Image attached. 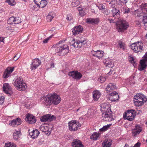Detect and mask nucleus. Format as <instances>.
<instances>
[{
    "mask_svg": "<svg viewBox=\"0 0 147 147\" xmlns=\"http://www.w3.org/2000/svg\"><path fill=\"white\" fill-rule=\"evenodd\" d=\"M21 123V120L19 118L14 119L11 121L9 125L12 126H17Z\"/></svg>",
    "mask_w": 147,
    "mask_h": 147,
    "instance_id": "obj_20",
    "label": "nucleus"
},
{
    "mask_svg": "<svg viewBox=\"0 0 147 147\" xmlns=\"http://www.w3.org/2000/svg\"><path fill=\"white\" fill-rule=\"evenodd\" d=\"M73 18V17L70 14H68L67 17L66 18V19L68 20H71Z\"/></svg>",
    "mask_w": 147,
    "mask_h": 147,
    "instance_id": "obj_49",
    "label": "nucleus"
},
{
    "mask_svg": "<svg viewBox=\"0 0 147 147\" xmlns=\"http://www.w3.org/2000/svg\"><path fill=\"white\" fill-rule=\"evenodd\" d=\"M51 98L52 100L51 103H53L55 105H57L60 102L61 98L59 95L54 94L51 95Z\"/></svg>",
    "mask_w": 147,
    "mask_h": 147,
    "instance_id": "obj_12",
    "label": "nucleus"
},
{
    "mask_svg": "<svg viewBox=\"0 0 147 147\" xmlns=\"http://www.w3.org/2000/svg\"><path fill=\"white\" fill-rule=\"evenodd\" d=\"M51 38V36H49V38H47L45 39H44L43 41V42L44 43H46L48 42V41L50 40V39Z\"/></svg>",
    "mask_w": 147,
    "mask_h": 147,
    "instance_id": "obj_51",
    "label": "nucleus"
},
{
    "mask_svg": "<svg viewBox=\"0 0 147 147\" xmlns=\"http://www.w3.org/2000/svg\"><path fill=\"white\" fill-rule=\"evenodd\" d=\"M79 14L80 16L82 17L85 15V12L83 10L79 12Z\"/></svg>",
    "mask_w": 147,
    "mask_h": 147,
    "instance_id": "obj_52",
    "label": "nucleus"
},
{
    "mask_svg": "<svg viewBox=\"0 0 147 147\" xmlns=\"http://www.w3.org/2000/svg\"><path fill=\"white\" fill-rule=\"evenodd\" d=\"M99 79H100L101 82H103L106 80L105 78L103 77H100Z\"/></svg>",
    "mask_w": 147,
    "mask_h": 147,
    "instance_id": "obj_55",
    "label": "nucleus"
},
{
    "mask_svg": "<svg viewBox=\"0 0 147 147\" xmlns=\"http://www.w3.org/2000/svg\"><path fill=\"white\" fill-rule=\"evenodd\" d=\"M143 46L142 43L138 42L132 44L130 46V48L135 53H138L142 51Z\"/></svg>",
    "mask_w": 147,
    "mask_h": 147,
    "instance_id": "obj_7",
    "label": "nucleus"
},
{
    "mask_svg": "<svg viewBox=\"0 0 147 147\" xmlns=\"http://www.w3.org/2000/svg\"><path fill=\"white\" fill-rule=\"evenodd\" d=\"M105 65L106 66L111 68L113 67L114 65V63L112 61L111 59L109 61L108 59H106L105 62Z\"/></svg>",
    "mask_w": 147,
    "mask_h": 147,
    "instance_id": "obj_31",
    "label": "nucleus"
},
{
    "mask_svg": "<svg viewBox=\"0 0 147 147\" xmlns=\"http://www.w3.org/2000/svg\"><path fill=\"white\" fill-rule=\"evenodd\" d=\"M51 95H48L43 98L42 102L46 105H50L51 104L52 100L51 98Z\"/></svg>",
    "mask_w": 147,
    "mask_h": 147,
    "instance_id": "obj_24",
    "label": "nucleus"
},
{
    "mask_svg": "<svg viewBox=\"0 0 147 147\" xmlns=\"http://www.w3.org/2000/svg\"><path fill=\"white\" fill-rule=\"evenodd\" d=\"M5 2L11 5H14L16 4L14 0H5Z\"/></svg>",
    "mask_w": 147,
    "mask_h": 147,
    "instance_id": "obj_41",
    "label": "nucleus"
},
{
    "mask_svg": "<svg viewBox=\"0 0 147 147\" xmlns=\"http://www.w3.org/2000/svg\"><path fill=\"white\" fill-rule=\"evenodd\" d=\"M21 22L20 18L18 17L14 18V24H18Z\"/></svg>",
    "mask_w": 147,
    "mask_h": 147,
    "instance_id": "obj_42",
    "label": "nucleus"
},
{
    "mask_svg": "<svg viewBox=\"0 0 147 147\" xmlns=\"http://www.w3.org/2000/svg\"><path fill=\"white\" fill-rule=\"evenodd\" d=\"M142 22L144 25L145 26V24L147 23V16H143Z\"/></svg>",
    "mask_w": 147,
    "mask_h": 147,
    "instance_id": "obj_44",
    "label": "nucleus"
},
{
    "mask_svg": "<svg viewBox=\"0 0 147 147\" xmlns=\"http://www.w3.org/2000/svg\"><path fill=\"white\" fill-rule=\"evenodd\" d=\"M55 119V117L54 115L51 116L49 114L46 115L41 117L40 120L41 121L45 122L47 121H51Z\"/></svg>",
    "mask_w": 147,
    "mask_h": 147,
    "instance_id": "obj_11",
    "label": "nucleus"
},
{
    "mask_svg": "<svg viewBox=\"0 0 147 147\" xmlns=\"http://www.w3.org/2000/svg\"><path fill=\"white\" fill-rule=\"evenodd\" d=\"M83 28L81 25L76 26L72 29L73 35H76L82 32Z\"/></svg>",
    "mask_w": 147,
    "mask_h": 147,
    "instance_id": "obj_17",
    "label": "nucleus"
},
{
    "mask_svg": "<svg viewBox=\"0 0 147 147\" xmlns=\"http://www.w3.org/2000/svg\"><path fill=\"white\" fill-rule=\"evenodd\" d=\"M14 67H9L6 69V70L9 72L10 74L13 72L14 70Z\"/></svg>",
    "mask_w": 147,
    "mask_h": 147,
    "instance_id": "obj_46",
    "label": "nucleus"
},
{
    "mask_svg": "<svg viewBox=\"0 0 147 147\" xmlns=\"http://www.w3.org/2000/svg\"><path fill=\"white\" fill-rule=\"evenodd\" d=\"M68 46L66 45H63L62 46H59L55 49V52L59 53V55L63 56L69 52Z\"/></svg>",
    "mask_w": 147,
    "mask_h": 147,
    "instance_id": "obj_5",
    "label": "nucleus"
},
{
    "mask_svg": "<svg viewBox=\"0 0 147 147\" xmlns=\"http://www.w3.org/2000/svg\"><path fill=\"white\" fill-rule=\"evenodd\" d=\"M40 134L38 131L36 129L33 130L32 131L29 132V135L31 136L32 138H37Z\"/></svg>",
    "mask_w": 147,
    "mask_h": 147,
    "instance_id": "obj_25",
    "label": "nucleus"
},
{
    "mask_svg": "<svg viewBox=\"0 0 147 147\" xmlns=\"http://www.w3.org/2000/svg\"><path fill=\"white\" fill-rule=\"evenodd\" d=\"M16 146V145L14 143L11 142L7 143L5 144V145L4 147H15Z\"/></svg>",
    "mask_w": 147,
    "mask_h": 147,
    "instance_id": "obj_38",
    "label": "nucleus"
},
{
    "mask_svg": "<svg viewBox=\"0 0 147 147\" xmlns=\"http://www.w3.org/2000/svg\"><path fill=\"white\" fill-rule=\"evenodd\" d=\"M110 94V96L109 99L112 101H115L118 100L119 96L116 91L113 92Z\"/></svg>",
    "mask_w": 147,
    "mask_h": 147,
    "instance_id": "obj_19",
    "label": "nucleus"
},
{
    "mask_svg": "<svg viewBox=\"0 0 147 147\" xmlns=\"http://www.w3.org/2000/svg\"><path fill=\"white\" fill-rule=\"evenodd\" d=\"M134 58L133 57H130L129 59V61L131 63H133L134 62Z\"/></svg>",
    "mask_w": 147,
    "mask_h": 147,
    "instance_id": "obj_60",
    "label": "nucleus"
},
{
    "mask_svg": "<svg viewBox=\"0 0 147 147\" xmlns=\"http://www.w3.org/2000/svg\"><path fill=\"white\" fill-rule=\"evenodd\" d=\"M147 101L146 97L141 93L137 94L134 97V103L136 106L142 105L144 102H146Z\"/></svg>",
    "mask_w": 147,
    "mask_h": 147,
    "instance_id": "obj_3",
    "label": "nucleus"
},
{
    "mask_svg": "<svg viewBox=\"0 0 147 147\" xmlns=\"http://www.w3.org/2000/svg\"><path fill=\"white\" fill-rule=\"evenodd\" d=\"M108 20L109 22L110 23H115V22L114 21V20L112 19H108Z\"/></svg>",
    "mask_w": 147,
    "mask_h": 147,
    "instance_id": "obj_61",
    "label": "nucleus"
},
{
    "mask_svg": "<svg viewBox=\"0 0 147 147\" xmlns=\"http://www.w3.org/2000/svg\"><path fill=\"white\" fill-rule=\"evenodd\" d=\"M54 17L53 14L52 13H50L47 17V21L51 22Z\"/></svg>",
    "mask_w": 147,
    "mask_h": 147,
    "instance_id": "obj_35",
    "label": "nucleus"
},
{
    "mask_svg": "<svg viewBox=\"0 0 147 147\" xmlns=\"http://www.w3.org/2000/svg\"><path fill=\"white\" fill-rule=\"evenodd\" d=\"M47 2L45 0H42L38 6L39 7L43 8L47 5Z\"/></svg>",
    "mask_w": 147,
    "mask_h": 147,
    "instance_id": "obj_33",
    "label": "nucleus"
},
{
    "mask_svg": "<svg viewBox=\"0 0 147 147\" xmlns=\"http://www.w3.org/2000/svg\"><path fill=\"white\" fill-rule=\"evenodd\" d=\"M142 130V128L140 125H136L132 130V135L134 137L136 136L139 134Z\"/></svg>",
    "mask_w": 147,
    "mask_h": 147,
    "instance_id": "obj_14",
    "label": "nucleus"
},
{
    "mask_svg": "<svg viewBox=\"0 0 147 147\" xmlns=\"http://www.w3.org/2000/svg\"><path fill=\"white\" fill-rule=\"evenodd\" d=\"M10 75L11 74L6 69L4 72L3 77L4 78H8Z\"/></svg>",
    "mask_w": 147,
    "mask_h": 147,
    "instance_id": "obj_40",
    "label": "nucleus"
},
{
    "mask_svg": "<svg viewBox=\"0 0 147 147\" xmlns=\"http://www.w3.org/2000/svg\"><path fill=\"white\" fill-rule=\"evenodd\" d=\"M120 2L126 4L128 0H118Z\"/></svg>",
    "mask_w": 147,
    "mask_h": 147,
    "instance_id": "obj_57",
    "label": "nucleus"
},
{
    "mask_svg": "<svg viewBox=\"0 0 147 147\" xmlns=\"http://www.w3.org/2000/svg\"><path fill=\"white\" fill-rule=\"evenodd\" d=\"M51 68H53L54 67V63H52L51 64Z\"/></svg>",
    "mask_w": 147,
    "mask_h": 147,
    "instance_id": "obj_64",
    "label": "nucleus"
},
{
    "mask_svg": "<svg viewBox=\"0 0 147 147\" xmlns=\"http://www.w3.org/2000/svg\"><path fill=\"white\" fill-rule=\"evenodd\" d=\"M78 10L79 11V12L82 10H83L82 8L80 7L78 8Z\"/></svg>",
    "mask_w": 147,
    "mask_h": 147,
    "instance_id": "obj_63",
    "label": "nucleus"
},
{
    "mask_svg": "<svg viewBox=\"0 0 147 147\" xmlns=\"http://www.w3.org/2000/svg\"><path fill=\"white\" fill-rule=\"evenodd\" d=\"M80 4V2L78 1H76L74 2L71 3V5L73 7L78 6Z\"/></svg>",
    "mask_w": 147,
    "mask_h": 147,
    "instance_id": "obj_43",
    "label": "nucleus"
},
{
    "mask_svg": "<svg viewBox=\"0 0 147 147\" xmlns=\"http://www.w3.org/2000/svg\"><path fill=\"white\" fill-rule=\"evenodd\" d=\"M4 38L3 37H0V42H4Z\"/></svg>",
    "mask_w": 147,
    "mask_h": 147,
    "instance_id": "obj_62",
    "label": "nucleus"
},
{
    "mask_svg": "<svg viewBox=\"0 0 147 147\" xmlns=\"http://www.w3.org/2000/svg\"><path fill=\"white\" fill-rule=\"evenodd\" d=\"M101 111L102 113V118L104 121H111L114 119L113 116L110 104L102 103L101 106Z\"/></svg>",
    "mask_w": 147,
    "mask_h": 147,
    "instance_id": "obj_1",
    "label": "nucleus"
},
{
    "mask_svg": "<svg viewBox=\"0 0 147 147\" xmlns=\"http://www.w3.org/2000/svg\"><path fill=\"white\" fill-rule=\"evenodd\" d=\"M112 143L111 142L107 141L105 142L102 144L104 147H110L111 146Z\"/></svg>",
    "mask_w": 147,
    "mask_h": 147,
    "instance_id": "obj_39",
    "label": "nucleus"
},
{
    "mask_svg": "<svg viewBox=\"0 0 147 147\" xmlns=\"http://www.w3.org/2000/svg\"><path fill=\"white\" fill-rule=\"evenodd\" d=\"M72 145L73 147H84L82 142L78 139L73 140L72 143Z\"/></svg>",
    "mask_w": 147,
    "mask_h": 147,
    "instance_id": "obj_21",
    "label": "nucleus"
},
{
    "mask_svg": "<svg viewBox=\"0 0 147 147\" xmlns=\"http://www.w3.org/2000/svg\"><path fill=\"white\" fill-rule=\"evenodd\" d=\"M146 62L144 61V60H141L140 62V65L138 67L139 70L140 71L144 70L146 66Z\"/></svg>",
    "mask_w": 147,
    "mask_h": 147,
    "instance_id": "obj_29",
    "label": "nucleus"
},
{
    "mask_svg": "<svg viewBox=\"0 0 147 147\" xmlns=\"http://www.w3.org/2000/svg\"><path fill=\"white\" fill-rule=\"evenodd\" d=\"M92 93L93 97L94 100L96 101L98 100L101 95V93L98 90H96L94 91Z\"/></svg>",
    "mask_w": 147,
    "mask_h": 147,
    "instance_id": "obj_26",
    "label": "nucleus"
},
{
    "mask_svg": "<svg viewBox=\"0 0 147 147\" xmlns=\"http://www.w3.org/2000/svg\"><path fill=\"white\" fill-rule=\"evenodd\" d=\"M86 43V40L81 39L80 40H76L74 42L73 44L71 45L73 46L76 48H80L81 47L82 45H84Z\"/></svg>",
    "mask_w": 147,
    "mask_h": 147,
    "instance_id": "obj_10",
    "label": "nucleus"
},
{
    "mask_svg": "<svg viewBox=\"0 0 147 147\" xmlns=\"http://www.w3.org/2000/svg\"><path fill=\"white\" fill-rule=\"evenodd\" d=\"M140 142H137L133 147H139L140 146Z\"/></svg>",
    "mask_w": 147,
    "mask_h": 147,
    "instance_id": "obj_59",
    "label": "nucleus"
},
{
    "mask_svg": "<svg viewBox=\"0 0 147 147\" xmlns=\"http://www.w3.org/2000/svg\"><path fill=\"white\" fill-rule=\"evenodd\" d=\"M21 132L20 131H18L17 130H14L13 133V138L16 140H18L19 138L20 135H21Z\"/></svg>",
    "mask_w": 147,
    "mask_h": 147,
    "instance_id": "obj_28",
    "label": "nucleus"
},
{
    "mask_svg": "<svg viewBox=\"0 0 147 147\" xmlns=\"http://www.w3.org/2000/svg\"><path fill=\"white\" fill-rule=\"evenodd\" d=\"M119 45L120 47L123 49H125V46L124 44L121 42H119Z\"/></svg>",
    "mask_w": 147,
    "mask_h": 147,
    "instance_id": "obj_45",
    "label": "nucleus"
},
{
    "mask_svg": "<svg viewBox=\"0 0 147 147\" xmlns=\"http://www.w3.org/2000/svg\"><path fill=\"white\" fill-rule=\"evenodd\" d=\"M130 9L129 8L126 9L124 12V13H128L129 12Z\"/></svg>",
    "mask_w": 147,
    "mask_h": 147,
    "instance_id": "obj_58",
    "label": "nucleus"
},
{
    "mask_svg": "<svg viewBox=\"0 0 147 147\" xmlns=\"http://www.w3.org/2000/svg\"><path fill=\"white\" fill-rule=\"evenodd\" d=\"M136 111L133 109L128 110L123 114V117L129 121H131L134 119L136 116Z\"/></svg>",
    "mask_w": 147,
    "mask_h": 147,
    "instance_id": "obj_6",
    "label": "nucleus"
},
{
    "mask_svg": "<svg viewBox=\"0 0 147 147\" xmlns=\"http://www.w3.org/2000/svg\"><path fill=\"white\" fill-rule=\"evenodd\" d=\"M91 53L93 56L96 57L100 59L103 56L104 52L100 50H98L96 51L93 50L91 51Z\"/></svg>",
    "mask_w": 147,
    "mask_h": 147,
    "instance_id": "obj_15",
    "label": "nucleus"
},
{
    "mask_svg": "<svg viewBox=\"0 0 147 147\" xmlns=\"http://www.w3.org/2000/svg\"><path fill=\"white\" fill-rule=\"evenodd\" d=\"M69 129L71 131H75L78 130L81 126L79 122L75 120H72L68 123Z\"/></svg>",
    "mask_w": 147,
    "mask_h": 147,
    "instance_id": "obj_8",
    "label": "nucleus"
},
{
    "mask_svg": "<svg viewBox=\"0 0 147 147\" xmlns=\"http://www.w3.org/2000/svg\"><path fill=\"white\" fill-rule=\"evenodd\" d=\"M14 18L13 17H10L8 20L7 22L8 24H14Z\"/></svg>",
    "mask_w": 147,
    "mask_h": 147,
    "instance_id": "obj_37",
    "label": "nucleus"
},
{
    "mask_svg": "<svg viewBox=\"0 0 147 147\" xmlns=\"http://www.w3.org/2000/svg\"><path fill=\"white\" fill-rule=\"evenodd\" d=\"M142 60H144V61L147 62V52L144 55L143 59H142Z\"/></svg>",
    "mask_w": 147,
    "mask_h": 147,
    "instance_id": "obj_53",
    "label": "nucleus"
},
{
    "mask_svg": "<svg viewBox=\"0 0 147 147\" xmlns=\"http://www.w3.org/2000/svg\"><path fill=\"white\" fill-rule=\"evenodd\" d=\"M20 54H17L13 57V60L15 61L17 60L20 57Z\"/></svg>",
    "mask_w": 147,
    "mask_h": 147,
    "instance_id": "obj_48",
    "label": "nucleus"
},
{
    "mask_svg": "<svg viewBox=\"0 0 147 147\" xmlns=\"http://www.w3.org/2000/svg\"><path fill=\"white\" fill-rule=\"evenodd\" d=\"M100 133H97L96 132H94L92 135L90 136V139L94 140H96L98 138H100Z\"/></svg>",
    "mask_w": 147,
    "mask_h": 147,
    "instance_id": "obj_30",
    "label": "nucleus"
},
{
    "mask_svg": "<svg viewBox=\"0 0 147 147\" xmlns=\"http://www.w3.org/2000/svg\"><path fill=\"white\" fill-rule=\"evenodd\" d=\"M4 97L2 96L0 97V105L2 104L4 101Z\"/></svg>",
    "mask_w": 147,
    "mask_h": 147,
    "instance_id": "obj_50",
    "label": "nucleus"
},
{
    "mask_svg": "<svg viewBox=\"0 0 147 147\" xmlns=\"http://www.w3.org/2000/svg\"><path fill=\"white\" fill-rule=\"evenodd\" d=\"M42 0H34L35 3L37 5V6L39 5V3L42 1Z\"/></svg>",
    "mask_w": 147,
    "mask_h": 147,
    "instance_id": "obj_54",
    "label": "nucleus"
},
{
    "mask_svg": "<svg viewBox=\"0 0 147 147\" xmlns=\"http://www.w3.org/2000/svg\"><path fill=\"white\" fill-rule=\"evenodd\" d=\"M116 89V85L114 83H109L105 88V90L108 93H110L113 90Z\"/></svg>",
    "mask_w": 147,
    "mask_h": 147,
    "instance_id": "obj_16",
    "label": "nucleus"
},
{
    "mask_svg": "<svg viewBox=\"0 0 147 147\" xmlns=\"http://www.w3.org/2000/svg\"><path fill=\"white\" fill-rule=\"evenodd\" d=\"M69 76L72 77L74 79L79 80L82 78L81 74L78 71H72L68 73Z\"/></svg>",
    "mask_w": 147,
    "mask_h": 147,
    "instance_id": "obj_9",
    "label": "nucleus"
},
{
    "mask_svg": "<svg viewBox=\"0 0 147 147\" xmlns=\"http://www.w3.org/2000/svg\"><path fill=\"white\" fill-rule=\"evenodd\" d=\"M40 130L42 132H46L48 130V127L44 125H41L40 127Z\"/></svg>",
    "mask_w": 147,
    "mask_h": 147,
    "instance_id": "obj_36",
    "label": "nucleus"
},
{
    "mask_svg": "<svg viewBox=\"0 0 147 147\" xmlns=\"http://www.w3.org/2000/svg\"><path fill=\"white\" fill-rule=\"evenodd\" d=\"M141 7L143 13L147 14V3L142 4V5Z\"/></svg>",
    "mask_w": 147,
    "mask_h": 147,
    "instance_id": "obj_32",
    "label": "nucleus"
},
{
    "mask_svg": "<svg viewBox=\"0 0 147 147\" xmlns=\"http://www.w3.org/2000/svg\"><path fill=\"white\" fill-rule=\"evenodd\" d=\"M112 12L113 14V16L117 18H119L120 16L119 11L116 8H113L112 10Z\"/></svg>",
    "mask_w": 147,
    "mask_h": 147,
    "instance_id": "obj_27",
    "label": "nucleus"
},
{
    "mask_svg": "<svg viewBox=\"0 0 147 147\" xmlns=\"http://www.w3.org/2000/svg\"><path fill=\"white\" fill-rule=\"evenodd\" d=\"M3 91L7 94H10V92L11 90L10 86L8 83H5L3 87Z\"/></svg>",
    "mask_w": 147,
    "mask_h": 147,
    "instance_id": "obj_22",
    "label": "nucleus"
},
{
    "mask_svg": "<svg viewBox=\"0 0 147 147\" xmlns=\"http://www.w3.org/2000/svg\"><path fill=\"white\" fill-rule=\"evenodd\" d=\"M102 11H103V13L105 15H107L109 14V12L107 9H105Z\"/></svg>",
    "mask_w": 147,
    "mask_h": 147,
    "instance_id": "obj_56",
    "label": "nucleus"
},
{
    "mask_svg": "<svg viewBox=\"0 0 147 147\" xmlns=\"http://www.w3.org/2000/svg\"><path fill=\"white\" fill-rule=\"evenodd\" d=\"M41 63V61L37 58L34 59L31 64L30 69L31 70L36 69L40 65Z\"/></svg>",
    "mask_w": 147,
    "mask_h": 147,
    "instance_id": "obj_13",
    "label": "nucleus"
},
{
    "mask_svg": "<svg viewBox=\"0 0 147 147\" xmlns=\"http://www.w3.org/2000/svg\"><path fill=\"white\" fill-rule=\"evenodd\" d=\"M105 6L102 4H100L98 6V8H99V9L100 10H102V11L104 10L105 9Z\"/></svg>",
    "mask_w": 147,
    "mask_h": 147,
    "instance_id": "obj_47",
    "label": "nucleus"
},
{
    "mask_svg": "<svg viewBox=\"0 0 147 147\" xmlns=\"http://www.w3.org/2000/svg\"><path fill=\"white\" fill-rule=\"evenodd\" d=\"M111 125V124H108L107 125H105L102 128L100 129L99 130L100 131H105L108 129Z\"/></svg>",
    "mask_w": 147,
    "mask_h": 147,
    "instance_id": "obj_34",
    "label": "nucleus"
},
{
    "mask_svg": "<svg viewBox=\"0 0 147 147\" xmlns=\"http://www.w3.org/2000/svg\"><path fill=\"white\" fill-rule=\"evenodd\" d=\"M26 119V121L28 123L30 124L34 123L36 121L35 117L29 113L27 114Z\"/></svg>",
    "mask_w": 147,
    "mask_h": 147,
    "instance_id": "obj_18",
    "label": "nucleus"
},
{
    "mask_svg": "<svg viewBox=\"0 0 147 147\" xmlns=\"http://www.w3.org/2000/svg\"><path fill=\"white\" fill-rule=\"evenodd\" d=\"M117 30L119 32H123L129 27V24L126 21L121 20L116 24Z\"/></svg>",
    "mask_w": 147,
    "mask_h": 147,
    "instance_id": "obj_4",
    "label": "nucleus"
},
{
    "mask_svg": "<svg viewBox=\"0 0 147 147\" xmlns=\"http://www.w3.org/2000/svg\"><path fill=\"white\" fill-rule=\"evenodd\" d=\"M13 84L16 88L20 91L25 90L27 88L26 84L20 77H18L15 79Z\"/></svg>",
    "mask_w": 147,
    "mask_h": 147,
    "instance_id": "obj_2",
    "label": "nucleus"
},
{
    "mask_svg": "<svg viewBox=\"0 0 147 147\" xmlns=\"http://www.w3.org/2000/svg\"><path fill=\"white\" fill-rule=\"evenodd\" d=\"M100 21V20L98 18H89L86 20L87 23L92 24H97Z\"/></svg>",
    "mask_w": 147,
    "mask_h": 147,
    "instance_id": "obj_23",
    "label": "nucleus"
}]
</instances>
